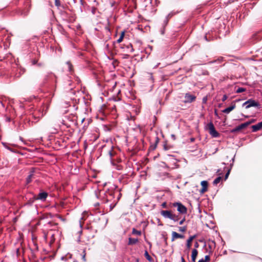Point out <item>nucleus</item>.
Wrapping results in <instances>:
<instances>
[{
  "label": "nucleus",
  "instance_id": "obj_1",
  "mask_svg": "<svg viewBox=\"0 0 262 262\" xmlns=\"http://www.w3.org/2000/svg\"><path fill=\"white\" fill-rule=\"evenodd\" d=\"M52 223L50 222L43 225L42 229L43 237L46 243L51 245L55 241V235L57 231L52 228Z\"/></svg>",
  "mask_w": 262,
  "mask_h": 262
},
{
  "label": "nucleus",
  "instance_id": "obj_2",
  "mask_svg": "<svg viewBox=\"0 0 262 262\" xmlns=\"http://www.w3.org/2000/svg\"><path fill=\"white\" fill-rule=\"evenodd\" d=\"M103 195L104 196L102 199L103 203H111L110 207L112 209L116 205L121 194L118 191L108 190L104 193Z\"/></svg>",
  "mask_w": 262,
  "mask_h": 262
},
{
  "label": "nucleus",
  "instance_id": "obj_3",
  "mask_svg": "<svg viewBox=\"0 0 262 262\" xmlns=\"http://www.w3.org/2000/svg\"><path fill=\"white\" fill-rule=\"evenodd\" d=\"M160 213L165 219H169L174 222H178L180 220L179 215L173 213L171 210H161Z\"/></svg>",
  "mask_w": 262,
  "mask_h": 262
},
{
  "label": "nucleus",
  "instance_id": "obj_4",
  "mask_svg": "<svg viewBox=\"0 0 262 262\" xmlns=\"http://www.w3.org/2000/svg\"><path fill=\"white\" fill-rule=\"evenodd\" d=\"M206 128L213 137L216 138L220 136V134L215 130L212 122H211L208 123Z\"/></svg>",
  "mask_w": 262,
  "mask_h": 262
},
{
  "label": "nucleus",
  "instance_id": "obj_5",
  "mask_svg": "<svg viewBox=\"0 0 262 262\" xmlns=\"http://www.w3.org/2000/svg\"><path fill=\"white\" fill-rule=\"evenodd\" d=\"M172 206L177 207V210L180 214H185L187 212V208L181 202H174L172 204Z\"/></svg>",
  "mask_w": 262,
  "mask_h": 262
},
{
  "label": "nucleus",
  "instance_id": "obj_6",
  "mask_svg": "<svg viewBox=\"0 0 262 262\" xmlns=\"http://www.w3.org/2000/svg\"><path fill=\"white\" fill-rule=\"evenodd\" d=\"M243 105L245 106L246 109L251 107H257L259 108L260 106L259 103L258 102L252 99H249L248 100L245 102Z\"/></svg>",
  "mask_w": 262,
  "mask_h": 262
},
{
  "label": "nucleus",
  "instance_id": "obj_7",
  "mask_svg": "<svg viewBox=\"0 0 262 262\" xmlns=\"http://www.w3.org/2000/svg\"><path fill=\"white\" fill-rule=\"evenodd\" d=\"M103 32L104 34L102 36L103 39L105 41L110 40L111 38L112 34L109 26H105L104 28Z\"/></svg>",
  "mask_w": 262,
  "mask_h": 262
},
{
  "label": "nucleus",
  "instance_id": "obj_8",
  "mask_svg": "<svg viewBox=\"0 0 262 262\" xmlns=\"http://www.w3.org/2000/svg\"><path fill=\"white\" fill-rule=\"evenodd\" d=\"M91 230H92V227H88L85 229L84 236L86 237V239L84 242L86 244H88V242H89L91 239L94 237V235L93 233L89 234Z\"/></svg>",
  "mask_w": 262,
  "mask_h": 262
},
{
  "label": "nucleus",
  "instance_id": "obj_9",
  "mask_svg": "<svg viewBox=\"0 0 262 262\" xmlns=\"http://www.w3.org/2000/svg\"><path fill=\"white\" fill-rule=\"evenodd\" d=\"M121 49L123 50V51L126 52L128 53H133L134 51V49L131 43L122 45Z\"/></svg>",
  "mask_w": 262,
  "mask_h": 262
},
{
  "label": "nucleus",
  "instance_id": "obj_10",
  "mask_svg": "<svg viewBox=\"0 0 262 262\" xmlns=\"http://www.w3.org/2000/svg\"><path fill=\"white\" fill-rule=\"evenodd\" d=\"M196 99V97L193 95H191L190 93H186L185 95V100L184 102L185 103H191L193 101H194Z\"/></svg>",
  "mask_w": 262,
  "mask_h": 262
},
{
  "label": "nucleus",
  "instance_id": "obj_11",
  "mask_svg": "<svg viewBox=\"0 0 262 262\" xmlns=\"http://www.w3.org/2000/svg\"><path fill=\"white\" fill-rule=\"evenodd\" d=\"M48 196V193L45 191H40L36 198H35L36 200H39L42 202H44L46 200V199L47 198Z\"/></svg>",
  "mask_w": 262,
  "mask_h": 262
},
{
  "label": "nucleus",
  "instance_id": "obj_12",
  "mask_svg": "<svg viewBox=\"0 0 262 262\" xmlns=\"http://www.w3.org/2000/svg\"><path fill=\"white\" fill-rule=\"evenodd\" d=\"M201 184L202 186V188L200 190V192L203 194L207 191L208 183L207 181H203L201 182Z\"/></svg>",
  "mask_w": 262,
  "mask_h": 262
},
{
  "label": "nucleus",
  "instance_id": "obj_13",
  "mask_svg": "<svg viewBox=\"0 0 262 262\" xmlns=\"http://www.w3.org/2000/svg\"><path fill=\"white\" fill-rule=\"evenodd\" d=\"M247 127V124H246V123H242L238 126H237L236 127H235L234 128H233L231 132L232 133H234V132H237L244 128H245L246 127Z\"/></svg>",
  "mask_w": 262,
  "mask_h": 262
},
{
  "label": "nucleus",
  "instance_id": "obj_14",
  "mask_svg": "<svg viewBox=\"0 0 262 262\" xmlns=\"http://www.w3.org/2000/svg\"><path fill=\"white\" fill-rule=\"evenodd\" d=\"M252 132H256L262 129V121L252 126Z\"/></svg>",
  "mask_w": 262,
  "mask_h": 262
},
{
  "label": "nucleus",
  "instance_id": "obj_15",
  "mask_svg": "<svg viewBox=\"0 0 262 262\" xmlns=\"http://www.w3.org/2000/svg\"><path fill=\"white\" fill-rule=\"evenodd\" d=\"M184 238V236L183 235L179 234L175 231H173L172 232V238H171L172 241H173L174 240H175L176 239H177V238Z\"/></svg>",
  "mask_w": 262,
  "mask_h": 262
},
{
  "label": "nucleus",
  "instance_id": "obj_16",
  "mask_svg": "<svg viewBox=\"0 0 262 262\" xmlns=\"http://www.w3.org/2000/svg\"><path fill=\"white\" fill-rule=\"evenodd\" d=\"M235 108V104L233 103L231 106L228 107L226 108L223 111V112L226 114L229 113L231 111L233 110Z\"/></svg>",
  "mask_w": 262,
  "mask_h": 262
},
{
  "label": "nucleus",
  "instance_id": "obj_17",
  "mask_svg": "<svg viewBox=\"0 0 262 262\" xmlns=\"http://www.w3.org/2000/svg\"><path fill=\"white\" fill-rule=\"evenodd\" d=\"M198 254V251L196 249H193L192 250L191 253V260L192 262H195L196 258Z\"/></svg>",
  "mask_w": 262,
  "mask_h": 262
},
{
  "label": "nucleus",
  "instance_id": "obj_18",
  "mask_svg": "<svg viewBox=\"0 0 262 262\" xmlns=\"http://www.w3.org/2000/svg\"><path fill=\"white\" fill-rule=\"evenodd\" d=\"M195 235H192L189 237V238L187 240L186 247L187 249H189L191 246V242L193 239L195 238Z\"/></svg>",
  "mask_w": 262,
  "mask_h": 262
},
{
  "label": "nucleus",
  "instance_id": "obj_19",
  "mask_svg": "<svg viewBox=\"0 0 262 262\" xmlns=\"http://www.w3.org/2000/svg\"><path fill=\"white\" fill-rule=\"evenodd\" d=\"M138 242V239L137 238H134L129 237L128 238V245H133L137 244Z\"/></svg>",
  "mask_w": 262,
  "mask_h": 262
},
{
  "label": "nucleus",
  "instance_id": "obj_20",
  "mask_svg": "<svg viewBox=\"0 0 262 262\" xmlns=\"http://www.w3.org/2000/svg\"><path fill=\"white\" fill-rule=\"evenodd\" d=\"M125 31L121 32L119 38L117 40V43H120L122 41L124 37H125Z\"/></svg>",
  "mask_w": 262,
  "mask_h": 262
},
{
  "label": "nucleus",
  "instance_id": "obj_21",
  "mask_svg": "<svg viewBox=\"0 0 262 262\" xmlns=\"http://www.w3.org/2000/svg\"><path fill=\"white\" fill-rule=\"evenodd\" d=\"M34 172L33 171H30V174L28 176V178H27V183H29L31 182L32 177L33 176Z\"/></svg>",
  "mask_w": 262,
  "mask_h": 262
},
{
  "label": "nucleus",
  "instance_id": "obj_22",
  "mask_svg": "<svg viewBox=\"0 0 262 262\" xmlns=\"http://www.w3.org/2000/svg\"><path fill=\"white\" fill-rule=\"evenodd\" d=\"M163 148L164 150H167L170 149L172 148V146L165 142L163 145Z\"/></svg>",
  "mask_w": 262,
  "mask_h": 262
},
{
  "label": "nucleus",
  "instance_id": "obj_23",
  "mask_svg": "<svg viewBox=\"0 0 262 262\" xmlns=\"http://www.w3.org/2000/svg\"><path fill=\"white\" fill-rule=\"evenodd\" d=\"M132 234L134 235H141V231L136 230L135 228H133L132 230Z\"/></svg>",
  "mask_w": 262,
  "mask_h": 262
},
{
  "label": "nucleus",
  "instance_id": "obj_24",
  "mask_svg": "<svg viewBox=\"0 0 262 262\" xmlns=\"http://www.w3.org/2000/svg\"><path fill=\"white\" fill-rule=\"evenodd\" d=\"M222 180V178L221 177H218L216 178H215L213 181V184L214 185H217L219 184Z\"/></svg>",
  "mask_w": 262,
  "mask_h": 262
},
{
  "label": "nucleus",
  "instance_id": "obj_25",
  "mask_svg": "<svg viewBox=\"0 0 262 262\" xmlns=\"http://www.w3.org/2000/svg\"><path fill=\"white\" fill-rule=\"evenodd\" d=\"M246 91V89L245 88H238L236 90V93H242V92H244Z\"/></svg>",
  "mask_w": 262,
  "mask_h": 262
},
{
  "label": "nucleus",
  "instance_id": "obj_26",
  "mask_svg": "<svg viewBox=\"0 0 262 262\" xmlns=\"http://www.w3.org/2000/svg\"><path fill=\"white\" fill-rule=\"evenodd\" d=\"M76 20V17L75 15H72L69 18V21L70 23H73Z\"/></svg>",
  "mask_w": 262,
  "mask_h": 262
},
{
  "label": "nucleus",
  "instance_id": "obj_27",
  "mask_svg": "<svg viewBox=\"0 0 262 262\" xmlns=\"http://www.w3.org/2000/svg\"><path fill=\"white\" fill-rule=\"evenodd\" d=\"M145 256L146 258H147V259H148L149 261H152V258L149 255V254L148 253L147 251H145Z\"/></svg>",
  "mask_w": 262,
  "mask_h": 262
},
{
  "label": "nucleus",
  "instance_id": "obj_28",
  "mask_svg": "<svg viewBox=\"0 0 262 262\" xmlns=\"http://www.w3.org/2000/svg\"><path fill=\"white\" fill-rule=\"evenodd\" d=\"M86 252L85 250H83L82 252V259L83 260V261H86Z\"/></svg>",
  "mask_w": 262,
  "mask_h": 262
},
{
  "label": "nucleus",
  "instance_id": "obj_29",
  "mask_svg": "<svg viewBox=\"0 0 262 262\" xmlns=\"http://www.w3.org/2000/svg\"><path fill=\"white\" fill-rule=\"evenodd\" d=\"M113 148V147L112 146L111 150H110L108 152L111 158H112L115 155V152H114Z\"/></svg>",
  "mask_w": 262,
  "mask_h": 262
},
{
  "label": "nucleus",
  "instance_id": "obj_30",
  "mask_svg": "<svg viewBox=\"0 0 262 262\" xmlns=\"http://www.w3.org/2000/svg\"><path fill=\"white\" fill-rule=\"evenodd\" d=\"M255 119H252L250 120V121H247V122H245V123H246V124H247V126H249L250 124H252V123H253L255 122Z\"/></svg>",
  "mask_w": 262,
  "mask_h": 262
},
{
  "label": "nucleus",
  "instance_id": "obj_31",
  "mask_svg": "<svg viewBox=\"0 0 262 262\" xmlns=\"http://www.w3.org/2000/svg\"><path fill=\"white\" fill-rule=\"evenodd\" d=\"M55 5L56 7L59 8L61 6L60 0H55Z\"/></svg>",
  "mask_w": 262,
  "mask_h": 262
},
{
  "label": "nucleus",
  "instance_id": "obj_32",
  "mask_svg": "<svg viewBox=\"0 0 262 262\" xmlns=\"http://www.w3.org/2000/svg\"><path fill=\"white\" fill-rule=\"evenodd\" d=\"M67 64L68 66L69 70L70 71H72V65L70 61H68L67 62Z\"/></svg>",
  "mask_w": 262,
  "mask_h": 262
},
{
  "label": "nucleus",
  "instance_id": "obj_33",
  "mask_svg": "<svg viewBox=\"0 0 262 262\" xmlns=\"http://www.w3.org/2000/svg\"><path fill=\"white\" fill-rule=\"evenodd\" d=\"M186 230V227L185 226L179 227V231L181 232H185Z\"/></svg>",
  "mask_w": 262,
  "mask_h": 262
},
{
  "label": "nucleus",
  "instance_id": "obj_34",
  "mask_svg": "<svg viewBox=\"0 0 262 262\" xmlns=\"http://www.w3.org/2000/svg\"><path fill=\"white\" fill-rule=\"evenodd\" d=\"M204 260L205 262H208L210 260V256L209 255H206L205 256V259H204Z\"/></svg>",
  "mask_w": 262,
  "mask_h": 262
},
{
  "label": "nucleus",
  "instance_id": "obj_35",
  "mask_svg": "<svg viewBox=\"0 0 262 262\" xmlns=\"http://www.w3.org/2000/svg\"><path fill=\"white\" fill-rule=\"evenodd\" d=\"M207 96H205L203 98L202 102L204 104H206L207 101Z\"/></svg>",
  "mask_w": 262,
  "mask_h": 262
},
{
  "label": "nucleus",
  "instance_id": "obj_36",
  "mask_svg": "<svg viewBox=\"0 0 262 262\" xmlns=\"http://www.w3.org/2000/svg\"><path fill=\"white\" fill-rule=\"evenodd\" d=\"M161 206L163 208H167V203L166 202L162 203V204H161Z\"/></svg>",
  "mask_w": 262,
  "mask_h": 262
},
{
  "label": "nucleus",
  "instance_id": "obj_37",
  "mask_svg": "<svg viewBox=\"0 0 262 262\" xmlns=\"http://www.w3.org/2000/svg\"><path fill=\"white\" fill-rule=\"evenodd\" d=\"M230 170L229 169L228 170L227 172L226 173L225 176V180H226L228 178L229 174L230 173Z\"/></svg>",
  "mask_w": 262,
  "mask_h": 262
},
{
  "label": "nucleus",
  "instance_id": "obj_38",
  "mask_svg": "<svg viewBox=\"0 0 262 262\" xmlns=\"http://www.w3.org/2000/svg\"><path fill=\"white\" fill-rule=\"evenodd\" d=\"M185 221V217H184L179 222V225H181L183 224V223Z\"/></svg>",
  "mask_w": 262,
  "mask_h": 262
},
{
  "label": "nucleus",
  "instance_id": "obj_39",
  "mask_svg": "<svg viewBox=\"0 0 262 262\" xmlns=\"http://www.w3.org/2000/svg\"><path fill=\"white\" fill-rule=\"evenodd\" d=\"M227 98H228V97H227V96L226 95H223V97H222V101H223V102H224V101H225V100H227Z\"/></svg>",
  "mask_w": 262,
  "mask_h": 262
},
{
  "label": "nucleus",
  "instance_id": "obj_40",
  "mask_svg": "<svg viewBox=\"0 0 262 262\" xmlns=\"http://www.w3.org/2000/svg\"><path fill=\"white\" fill-rule=\"evenodd\" d=\"M3 145L6 148L11 150L10 148L8 146L7 143H3Z\"/></svg>",
  "mask_w": 262,
  "mask_h": 262
},
{
  "label": "nucleus",
  "instance_id": "obj_41",
  "mask_svg": "<svg viewBox=\"0 0 262 262\" xmlns=\"http://www.w3.org/2000/svg\"><path fill=\"white\" fill-rule=\"evenodd\" d=\"M37 60H36V59H34V60H33L32 61V64H33V65L36 64L37 63Z\"/></svg>",
  "mask_w": 262,
  "mask_h": 262
},
{
  "label": "nucleus",
  "instance_id": "obj_42",
  "mask_svg": "<svg viewBox=\"0 0 262 262\" xmlns=\"http://www.w3.org/2000/svg\"><path fill=\"white\" fill-rule=\"evenodd\" d=\"M199 244L198 242H195V244H194V247H195V249L199 247Z\"/></svg>",
  "mask_w": 262,
  "mask_h": 262
},
{
  "label": "nucleus",
  "instance_id": "obj_43",
  "mask_svg": "<svg viewBox=\"0 0 262 262\" xmlns=\"http://www.w3.org/2000/svg\"><path fill=\"white\" fill-rule=\"evenodd\" d=\"M136 43H137V44H138L139 46H140V45H141V44H142V42H141L140 41H137L136 42Z\"/></svg>",
  "mask_w": 262,
  "mask_h": 262
},
{
  "label": "nucleus",
  "instance_id": "obj_44",
  "mask_svg": "<svg viewBox=\"0 0 262 262\" xmlns=\"http://www.w3.org/2000/svg\"><path fill=\"white\" fill-rule=\"evenodd\" d=\"M181 262H186L183 257H181Z\"/></svg>",
  "mask_w": 262,
  "mask_h": 262
},
{
  "label": "nucleus",
  "instance_id": "obj_45",
  "mask_svg": "<svg viewBox=\"0 0 262 262\" xmlns=\"http://www.w3.org/2000/svg\"><path fill=\"white\" fill-rule=\"evenodd\" d=\"M198 262H205L203 258L200 259Z\"/></svg>",
  "mask_w": 262,
  "mask_h": 262
},
{
  "label": "nucleus",
  "instance_id": "obj_46",
  "mask_svg": "<svg viewBox=\"0 0 262 262\" xmlns=\"http://www.w3.org/2000/svg\"><path fill=\"white\" fill-rule=\"evenodd\" d=\"M80 226L81 228L82 227V224L81 223V221L79 222Z\"/></svg>",
  "mask_w": 262,
  "mask_h": 262
},
{
  "label": "nucleus",
  "instance_id": "obj_47",
  "mask_svg": "<svg viewBox=\"0 0 262 262\" xmlns=\"http://www.w3.org/2000/svg\"><path fill=\"white\" fill-rule=\"evenodd\" d=\"M130 118H131V119H133V120H134V119H135L134 117L130 116Z\"/></svg>",
  "mask_w": 262,
  "mask_h": 262
},
{
  "label": "nucleus",
  "instance_id": "obj_48",
  "mask_svg": "<svg viewBox=\"0 0 262 262\" xmlns=\"http://www.w3.org/2000/svg\"><path fill=\"white\" fill-rule=\"evenodd\" d=\"M80 234H81V233H82V230H81V231H80Z\"/></svg>",
  "mask_w": 262,
  "mask_h": 262
},
{
  "label": "nucleus",
  "instance_id": "obj_49",
  "mask_svg": "<svg viewBox=\"0 0 262 262\" xmlns=\"http://www.w3.org/2000/svg\"><path fill=\"white\" fill-rule=\"evenodd\" d=\"M246 118H248V116H245Z\"/></svg>",
  "mask_w": 262,
  "mask_h": 262
}]
</instances>
